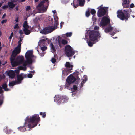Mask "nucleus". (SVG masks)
I'll return each mask as SVG.
<instances>
[{
  "label": "nucleus",
  "mask_w": 135,
  "mask_h": 135,
  "mask_svg": "<svg viewBox=\"0 0 135 135\" xmlns=\"http://www.w3.org/2000/svg\"><path fill=\"white\" fill-rule=\"evenodd\" d=\"M39 117L38 115H35L31 117L29 120V123L28 125V127L30 128L34 127L36 126L37 122L39 121Z\"/></svg>",
  "instance_id": "obj_3"
},
{
  "label": "nucleus",
  "mask_w": 135,
  "mask_h": 135,
  "mask_svg": "<svg viewBox=\"0 0 135 135\" xmlns=\"http://www.w3.org/2000/svg\"><path fill=\"white\" fill-rule=\"evenodd\" d=\"M54 30L52 27H50L44 28L40 31L41 33L46 34L50 33Z\"/></svg>",
  "instance_id": "obj_12"
},
{
  "label": "nucleus",
  "mask_w": 135,
  "mask_h": 135,
  "mask_svg": "<svg viewBox=\"0 0 135 135\" xmlns=\"http://www.w3.org/2000/svg\"><path fill=\"white\" fill-rule=\"evenodd\" d=\"M51 61L53 63H54L55 62L56 60V59L53 58H52L51 59Z\"/></svg>",
  "instance_id": "obj_37"
},
{
  "label": "nucleus",
  "mask_w": 135,
  "mask_h": 135,
  "mask_svg": "<svg viewBox=\"0 0 135 135\" xmlns=\"http://www.w3.org/2000/svg\"><path fill=\"white\" fill-rule=\"evenodd\" d=\"M58 25V21H55L54 27L52 26L53 27V28L54 29V30L57 28V26Z\"/></svg>",
  "instance_id": "obj_24"
},
{
  "label": "nucleus",
  "mask_w": 135,
  "mask_h": 135,
  "mask_svg": "<svg viewBox=\"0 0 135 135\" xmlns=\"http://www.w3.org/2000/svg\"><path fill=\"white\" fill-rule=\"evenodd\" d=\"M19 129L21 131H25L26 130V128L24 127H19Z\"/></svg>",
  "instance_id": "obj_25"
},
{
  "label": "nucleus",
  "mask_w": 135,
  "mask_h": 135,
  "mask_svg": "<svg viewBox=\"0 0 135 135\" xmlns=\"http://www.w3.org/2000/svg\"><path fill=\"white\" fill-rule=\"evenodd\" d=\"M8 7V5H5L4 6H3L2 7V8L3 9H5L7 8Z\"/></svg>",
  "instance_id": "obj_36"
},
{
  "label": "nucleus",
  "mask_w": 135,
  "mask_h": 135,
  "mask_svg": "<svg viewBox=\"0 0 135 135\" xmlns=\"http://www.w3.org/2000/svg\"><path fill=\"white\" fill-rule=\"evenodd\" d=\"M7 85L5 83L3 84L2 85L3 88L4 89V90L6 91H8L9 90L7 88Z\"/></svg>",
  "instance_id": "obj_22"
},
{
  "label": "nucleus",
  "mask_w": 135,
  "mask_h": 135,
  "mask_svg": "<svg viewBox=\"0 0 135 135\" xmlns=\"http://www.w3.org/2000/svg\"><path fill=\"white\" fill-rule=\"evenodd\" d=\"M134 7V5L133 3H132L130 5V7L131 8H133Z\"/></svg>",
  "instance_id": "obj_44"
},
{
  "label": "nucleus",
  "mask_w": 135,
  "mask_h": 135,
  "mask_svg": "<svg viewBox=\"0 0 135 135\" xmlns=\"http://www.w3.org/2000/svg\"><path fill=\"white\" fill-rule=\"evenodd\" d=\"M99 11L97 12V15L98 17H100L103 16L106 13L105 7H103L101 5L98 8Z\"/></svg>",
  "instance_id": "obj_10"
},
{
  "label": "nucleus",
  "mask_w": 135,
  "mask_h": 135,
  "mask_svg": "<svg viewBox=\"0 0 135 135\" xmlns=\"http://www.w3.org/2000/svg\"><path fill=\"white\" fill-rule=\"evenodd\" d=\"M8 4L9 7L11 8H13L15 6V4H14L11 2H8Z\"/></svg>",
  "instance_id": "obj_20"
},
{
  "label": "nucleus",
  "mask_w": 135,
  "mask_h": 135,
  "mask_svg": "<svg viewBox=\"0 0 135 135\" xmlns=\"http://www.w3.org/2000/svg\"><path fill=\"white\" fill-rule=\"evenodd\" d=\"M23 29L24 31V33L26 35H28L30 33L31 28L28 25L27 22L26 21H25L23 24Z\"/></svg>",
  "instance_id": "obj_8"
},
{
  "label": "nucleus",
  "mask_w": 135,
  "mask_h": 135,
  "mask_svg": "<svg viewBox=\"0 0 135 135\" xmlns=\"http://www.w3.org/2000/svg\"><path fill=\"white\" fill-rule=\"evenodd\" d=\"M50 47L52 52H54L55 51V49L52 43H51L50 45Z\"/></svg>",
  "instance_id": "obj_21"
},
{
  "label": "nucleus",
  "mask_w": 135,
  "mask_h": 135,
  "mask_svg": "<svg viewBox=\"0 0 135 135\" xmlns=\"http://www.w3.org/2000/svg\"><path fill=\"white\" fill-rule=\"evenodd\" d=\"M13 33L12 32L10 35V36L9 37V38L10 40L13 37Z\"/></svg>",
  "instance_id": "obj_41"
},
{
  "label": "nucleus",
  "mask_w": 135,
  "mask_h": 135,
  "mask_svg": "<svg viewBox=\"0 0 135 135\" xmlns=\"http://www.w3.org/2000/svg\"><path fill=\"white\" fill-rule=\"evenodd\" d=\"M88 45L89 46L91 47L93 45V44L90 42H88Z\"/></svg>",
  "instance_id": "obj_39"
},
{
  "label": "nucleus",
  "mask_w": 135,
  "mask_h": 135,
  "mask_svg": "<svg viewBox=\"0 0 135 135\" xmlns=\"http://www.w3.org/2000/svg\"><path fill=\"white\" fill-rule=\"evenodd\" d=\"M40 115H42V117L43 118L45 117L46 116V114L45 113L40 112Z\"/></svg>",
  "instance_id": "obj_29"
},
{
  "label": "nucleus",
  "mask_w": 135,
  "mask_h": 135,
  "mask_svg": "<svg viewBox=\"0 0 135 135\" xmlns=\"http://www.w3.org/2000/svg\"><path fill=\"white\" fill-rule=\"evenodd\" d=\"M39 0H35V2H38Z\"/></svg>",
  "instance_id": "obj_56"
},
{
  "label": "nucleus",
  "mask_w": 135,
  "mask_h": 135,
  "mask_svg": "<svg viewBox=\"0 0 135 135\" xmlns=\"http://www.w3.org/2000/svg\"><path fill=\"white\" fill-rule=\"evenodd\" d=\"M8 75L10 78H13L15 75V72L12 70H11L8 72Z\"/></svg>",
  "instance_id": "obj_17"
},
{
  "label": "nucleus",
  "mask_w": 135,
  "mask_h": 135,
  "mask_svg": "<svg viewBox=\"0 0 135 135\" xmlns=\"http://www.w3.org/2000/svg\"><path fill=\"white\" fill-rule=\"evenodd\" d=\"M128 12V11L125 10L123 11L122 10H118L117 12V16L118 17L122 20L127 19L129 17V15Z\"/></svg>",
  "instance_id": "obj_5"
},
{
  "label": "nucleus",
  "mask_w": 135,
  "mask_h": 135,
  "mask_svg": "<svg viewBox=\"0 0 135 135\" xmlns=\"http://www.w3.org/2000/svg\"><path fill=\"white\" fill-rule=\"evenodd\" d=\"M25 56L26 60L23 63V65L24 66H26L28 64L32 63L33 62L32 58L33 57L32 51H27L26 53Z\"/></svg>",
  "instance_id": "obj_2"
},
{
  "label": "nucleus",
  "mask_w": 135,
  "mask_h": 135,
  "mask_svg": "<svg viewBox=\"0 0 135 135\" xmlns=\"http://www.w3.org/2000/svg\"><path fill=\"white\" fill-rule=\"evenodd\" d=\"M44 2H41L37 7V9L41 12H43L46 11L47 7L44 5Z\"/></svg>",
  "instance_id": "obj_11"
},
{
  "label": "nucleus",
  "mask_w": 135,
  "mask_h": 135,
  "mask_svg": "<svg viewBox=\"0 0 135 135\" xmlns=\"http://www.w3.org/2000/svg\"><path fill=\"white\" fill-rule=\"evenodd\" d=\"M25 77V75L23 74H22L17 76V81L15 82H11L9 83V86H11L14 85L16 84H18L21 83V81L22 80L23 77Z\"/></svg>",
  "instance_id": "obj_7"
},
{
  "label": "nucleus",
  "mask_w": 135,
  "mask_h": 135,
  "mask_svg": "<svg viewBox=\"0 0 135 135\" xmlns=\"http://www.w3.org/2000/svg\"><path fill=\"white\" fill-rule=\"evenodd\" d=\"M61 98L59 95H56L55 97L54 100L55 102L59 103L61 102Z\"/></svg>",
  "instance_id": "obj_16"
},
{
  "label": "nucleus",
  "mask_w": 135,
  "mask_h": 135,
  "mask_svg": "<svg viewBox=\"0 0 135 135\" xmlns=\"http://www.w3.org/2000/svg\"><path fill=\"white\" fill-rule=\"evenodd\" d=\"M52 12H53V13L54 14H55V13H56V10H54V11H52Z\"/></svg>",
  "instance_id": "obj_52"
},
{
  "label": "nucleus",
  "mask_w": 135,
  "mask_h": 135,
  "mask_svg": "<svg viewBox=\"0 0 135 135\" xmlns=\"http://www.w3.org/2000/svg\"><path fill=\"white\" fill-rule=\"evenodd\" d=\"M65 66L66 69H65L63 71V76L68 75V74L71 72V71L72 69L73 66L69 62H67L65 65Z\"/></svg>",
  "instance_id": "obj_6"
},
{
  "label": "nucleus",
  "mask_w": 135,
  "mask_h": 135,
  "mask_svg": "<svg viewBox=\"0 0 135 135\" xmlns=\"http://www.w3.org/2000/svg\"><path fill=\"white\" fill-rule=\"evenodd\" d=\"M64 23L62 22H61V23H60V25H61V24H62L63 23Z\"/></svg>",
  "instance_id": "obj_57"
},
{
  "label": "nucleus",
  "mask_w": 135,
  "mask_h": 135,
  "mask_svg": "<svg viewBox=\"0 0 135 135\" xmlns=\"http://www.w3.org/2000/svg\"><path fill=\"white\" fill-rule=\"evenodd\" d=\"M54 17L55 21H58V17L56 16H54Z\"/></svg>",
  "instance_id": "obj_35"
},
{
  "label": "nucleus",
  "mask_w": 135,
  "mask_h": 135,
  "mask_svg": "<svg viewBox=\"0 0 135 135\" xmlns=\"http://www.w3.org/2000/svg\"><path fill=\"white\" fill-rule=\"evenodd\" d=\"M61 42L62 44L65 45L67 44L68 41L66 40L63 39L62 40Z\"/></svg>",
  "instance_id": "obj_28"
},
{
  "label": "nucleus",
  "mask_w": 135,
  "mask_h": 135,
  "mask_svg": "<svg viewBox=\"0 0 135 135\" xmlns=\"http://www.w3.org/2000/svg\"><path fill=\"white\" fill-rule=\"evenodd\" d=\"M7 21V20H2L1 22L3 24V23H5V22H6Z\"/></svg>",
  "instance_id": "obj_46"
},
{
  "label": "nucleus",
  "mask_w": 135,
  "mask_h": 135,
  "mask_svg": "<svg viewBox=\"0 0 135 135\" xmlns=\"http://www.w3.org/2000/svg\"><path fill=\"white\" fill-rule=\"evenodd\" d=\"M24 66V67L21 66L19 67V69L20 70H22L24 71H25L26 69V66H24Z\"/></svg>",
  "instance_id": "obj_26"
},
{
  "label": "nucleus",
  "mask_w": 135,
  "mask_h": 135,
  "mask_svg": "<svg viewBox=\"0 0 135 135\" xmlns=\"http://www.w3.org/2000/svg\"><path fill=\"white\" fill-rule=\"evenodd\" d=\"M88 35L90 39L93 41L97 40L101 37L98 31H90L89 32Z\"/></svg>",
  "instance_id": "obj_4"
},
{
  "label": "nucleus",
  "mask_w": 135,
  "mask_h": 135,
  "mask_svg": "<svg viewBox=\"0 0 135 135\" xmlns=\"http://www.w3.org/2000/svg\"><path fill=\"white\" fill-rule=\"evenodd\" d=\"M19 27L18 25V24H15L14 26V29H18Z\"/></svg>",
  "instance_id": "obj_31"
},
{
  "label": "nucleus",
  "mask_w": 135,
  "mask_h": 135,
  "mask_svg": "<svg viewBox=\"0 0 135 135\" xmlns=\"http://www.w3.org/2000/svg\"><path fill=\"white\" fill-rule=\"evenodd\" d=\"M28 77L29 78H31L32 77V75L31 74H29L28 75Z\"/></svg>",
  "instance_id": "obj_40"
},
{
  "label": "nucleus",
  "mask_w": 135,
  "mask_h": 135,
  "mask_svg": "<svg viewBox=\"0 0 135 135\" xmlns=\"http://www.w3.org/2000/svg\"><path fill=\"white\" fill-rule=\"evenodd\" d=\"M1 46V42H0V47Z\"/></svg>",
  "instance_id": "obj_63"
},
{
  "label": "nucleus",
  "mask_w": 135,
  "mask_h": 135,
  "mask_svg": "<svg viewBox=\"0 0 135 135\" xmlns=\"http://www.w3.org/2000/svg\"><path fill=\"white\" fill-rule=\"evenodd\" d=\"M21 41H22V40L21 39H20V40L18 42V45L17 46H18L19 44H20V47H21Z\"/></svg>",
  "instance_id": "obj_47"
},
{
  "label": "nucleus",
  "mask_w": 135,
  "mask_h": 135,
  "mask_svg": "<svg viewBox=\"0 0 135 135\" xmlns=\"http://www.w3.org/2000/svg\"><path fill=\"white\" fill-rule=\"evenodd\" d=\"M45 40L44 39L40 40L39 42V44H41L42 43H44L45 41Z\"/></svg>",
  "instance_id": "obj_30"
},
{
  "label": "nucleus",
  "mask_w": 135,
  "mask_h": 135,
  "mask_svg": "<svg viewBox=\"0 0 135 135\" xmlns=\"http://www.w3.org/2000/svg\"><path fill=\"white\" fill-rule=\"evenodd\" d=\"M90 15V13L88 11H87L86 13V15L87 17H88Z\"/></svg>",
  "instance_id": "obj_32"
},
{
  "label": "nucleus",
  "mask_w": 135,
  "mask_h": 135,
  "mask_svg": "<svg viewBox=\"0 0 135 135\" xmlns=\"http://www.w3.org/2000/svg\"><path fill=\"white\" fill-rule=\"evenodd\" d=\"M65 53L67 56L69 57L73 55L74 53L71 47L69 45H68L65 47Z\"/></svg>",
  "instance_id": "obj_9"
},
{
  "label": "nucleus",
  "mask_w": 135,
  "mask_h": 135,
  "mask_svg": "<svg viewBox=\"0 0 135 135\" xmlns=\"http://www.w3.org/2000/svg\"><path fill=\"white\" fill-rule=\"evenodd\" d=\"M115 28L111 27L110 26H109L105 30L106 32H108L111 31L113 30H115Z\"/></svg>",
  "instance_id": "obj_18"
},
{
  "label": "nucleus",
  "mask_w": 135,
  "mask_h": 135,
  "mask_svg": "<svg viewBox=\"0 0 135 135\" xmlns=\"http://www.w3.org/2000/svg\"><path fill=\"white\" fill-rule=\"evenodd\" d=\"M99 29V27L97 26H95V27H94V29L95 30H98Z\"/></svg>",
  "instance_id": "obj_38"
},
{
  "label": "nucleus",
  "mask_w": 135,
  "mask_h": 135,
  "mask_svg": "<svg viewBox=\"0 0 135 135\" xmlns=\"http://www.w3.org/2000/svg\"><path fill=\"white\" fill-rule=\"evenodd\" d=\"M16 10H18V7H16Z\"/></svg>",
  "instance_id": "obj_54"
},
{
  "label": "nucleus",
  "mask_w": 135,
  "mask_h": 135,
  "mask_svg": "<svg viewBox=\"0 0 135 135\" xmlns=\"http://www.w3.org/2000/svg\"><path fill=\"white\" fill-rule=\"evenodd\" d=\"M20 52V44L12 51V54L10 58L11 63L13 67L23 62L24 58L23 56H18L16 60H14L15 56L17 54H19Z\"/></svg>",
  "instance_id": "obj_1"
},
{
  "label": "nucleus",
  "mask_w": 135,
  "mask_h": 135,
  "mask_svg": "<svg viewBox=\"0 0 135 135\" xmlns=\"http://www.w3.org/2000/svg\"><path fill=\"white\" fill-rule=\"evenodd\" d=\"M44 1H47V0H43Z\"/></svg>",
  "instance_id": "obj_60"
},
{
  "label": "nucleus",
  "mask_w": 135,
  "mask_h": 135,
  "mask_svg": "<svg viewBox=\"0 0 135 135\" xmlns=\"http://www.w3.org/2000/svg\"><path fill=\"white\" fill-rule=\"evenodd\" d=\"M2 102L1 100H0V105L2 104Z\"/></svg>",
  "instance_id": "obj_55"
},
{
  "label": "nucleus",
  "mask_w": 135,
  "mask_h": 135,
  "mask_svg": "<svg viewBox=\"0 0 135 135\" xmlns=\"http://www.w3.org/2000/svg\"><path fill=\"white\" fill-rule=\"evenodd\" d=\"M59 45H60V42L59 41Z\"/></svg>",
  "instance_id": "obj_64"
},
{
  "label": "nucleus",
  "mask_w": 135,
  "mask_h": 135,
  "mask_svg": "<svg viewBox=\"0 0 135 135\" xmlns=\"http://www.w3.org/2000/svg\"><path fill=\"white\" fill-rule=\"evenodd\" d=\"M91 12L92 14H94L96 13V11L94 9H92L91 10Z\"/></svg>",
  "instance_id": "obj_33"
},
{
  "label": "nucleus",
  "mask_w": 135,
  "mask_h": 135,
  "mask_svg": "<svg viewBox=\"0 0 135 135\" xmlns=\"http://www.w3.org/2000/svg\"><path fill=\"white\" fill-rule=\"evenodd\" d=\"M122 5L124 8H128L129 6V0H122Z\"/></svg>",
  "instance_id": "obj_15"
},
{
  "label": "nucleus",
  "mask_w": 135,
  "mask_h": 135,
  "mask_svg": "<svg viewBox=\"0 0 135 135\" xmlns=\"http://www.w3.org/2000/svg\"><path fill=\"white\" fill-rule=\"evenodd\" d=\"M74 1L73 2V6H74L75 8H76V6H75V5H74Z\"/></svg>",
  "instance_id": "obj_53"
},
{
  "label": "nucleus",
  "mask_w": 135,
  "mask_h": 135,
  "mask_svg": "<svg viewBox=\"0 0 135 135\" xmlns=\"http://www.w3.org/2000/svg\"><path fill=\"white\" fill-rule=\"evenodd\" d=\"M15 21L17 22H18V18H16Z\"/></svg>",
  "instance_id": "obj_49"
},
{
  "label": "nucleus",
  "mask_w": 135,
  "mask_h": 135,
  "mask_svg": "<svg viewBox=\"0 0 135 135\" xmlns=\"http://www.w3.org/2000/svg\"><path fill=\"white\" fill-rule=\"evenodd\" d=\"M80 6H83L84 4V0H78Z\"/></svg>",
  "instance_id": "obj_23"
},
{
  "label": "nucleus",
  "mask_w": 135,
  "mask_h": 135,
  "mask_svg": "<svg viewBox=\"0 0 135 135\" xmlns=\"http://www.w3.org/2000/svg\"><path fill=\"white\" fill-rule=\"evenodd\" d=\"M71 89L73 91H75L77 90V86L75 85H74L73 86V88H72Z\"/></svg>",
  "instance_id": "obj_27"
},
{
  "label": "nucleus",
  "mask_w": 135,
  "mask_h": 135,
  "mask_svg": "<svg viewBox=\"0 0 135 135\" xmlns=\"http://www.w3.org/2000/svg\"><path fill=\"white\" fill-rule=\"evenodd\" d=\"M28 117H27L26 118V120H25V124H27V123H26V122H27V120H28Z\"/></svg>",
  "instance_id": "obj_51"
},
{
  "label": "nucleus",
  "mask_w": 135,
  "mask_h": 135,
  "mask_svg": "<svg viewBox=\"0 0 135 135\" xmlns=\"http://www.w3.org/2000/svg\"><path fill=\"white\" fill-rule=\"evenodd\" d=\"M19 32V33L21 35H22L23 34V32L22 30H20Z\"/></svg>",
  "instance_id": "obj_42"
},
{
  "label": "nucleus",
  "mask_w": 135,
  "mask_h": 135,
  "mask_svg": "<svg viewBox=\"0 0 135 135\" xmlns=\"http://www.w3.org/2000/svg\"><path fill=\"white\" fill-rule=\"evenodd\" d=\"M110 22V20L108 17H103L100 23L101 26H104Z\"/></svg>",
  "instance_id": "obj_13"
},
{
  "label": "nucleus",
  "mask_w": 135,
  "mask_h": 135,
  "mask_svg": "<svg viewBox=\"0 0 135 135\" xmlns=\"http://www.w3.org/2000/svg\"><path fill=\"white\" fill-rule=\"evenodd\" d=\"M30 9V7L29 6H27L26 8V10H28Z\"/></svg>",
  "instance_id": "obj_48"
},
{
  "label": "nucleus",
  "mask_w": 135,
  "mask_h": 135,
  "mask_svg": "<svg viewBox=\"0 0 135 135\" xmlns=\"http://www.w3.org/2000/svg\"><path fill=\"white\" fill-rule=\"evenodd\" d=\"M132 17L133 18H134L135 17V16H134V15H132Z\"/></svg>",
  "instance_id": "obj_62"
},
{
  "label": "nucleus",
  "mask_w": 135,
  "mask_h": 135,
  "mask_svg": "<svg viewBox=\"0 0 135 135\" xmlns=\"http://www.w3.org/2000/svg\"><path fill=\"white\" fill-rule=\"evenodd\" d=\"M47 49V48L46 47H42L41 48V49L42 51H44L46 50Z\"/></svg>",
  "instance_id": "obj_34"
},
{
  "label": "nucleus",
  "mask_w": 135,
  "mask_h": 135,
  "mask_svg": "<svg viewBox=\"0 0 135 135\" xmlns=\"http://www.w3.org/2000/svg\"><path fill=\"white\" fill-rule=\"evenodd\" d=\"M3 92V90H2V88L0 87V93H1Z\"/></svg>",
  "instance_id": "obj_45"
},
{
  "label": "nucleus",
  "mask_w": 135,
  "mask_h": 135,
  "mask_svg": "<svg viewBox=\"0 0 135 135\" xmlns=\"http://www.w3.org/2000/svg\"><path fill=\"white\" fill-rule=\"evenodd\" d=\"M6 16V14H4L2 18H4Z\"/></svg>",
  "instance_id": "obj_50"
},
{
  "label": "nucleus",
  "mask_w": 135,
  "mask_h": 135,
  "mask_svg": "<svg viewBox=\"0 0 135 135\" xmlns=\"http://www.w3.org/2000/svg\"><path fill=\"white\" fill-rule=\"evenodd\" d=\"M2 5V3H0V7Z\"/></svg>",
  "instance_id": "obj_59"
},
{
  "label": "nucleus",
  "mask_w": 135,
  "mask_h": 135,
  "mask_svg": "<svg viewBox=\"0 0 135 135\" xmlns=\"http://www.w3.org/2000/svg\"><path fill=\"white\" fill-rule=\"evenodd\" d=\"M75 78L72 75L69 76L67 79V81L69 83H71L74 82Z\"/></svg>",
  "instance_id": "obj_14"
},
{
  "label": "nucleus",
  "mask_w": 135,
  "mask_h": 135,
  "mask_svg": "<svg viewBox=\"0 0 135 135\" xmlns=\"http://www.w3.org/2000/svg\"><path fill=\"white\" fill-rule=\"evenodd\" d=\"M72 34V33L71 32H68L66 34H63L62 35V37L64 38H65L66 37H70L71 36Z\"/></svg>",
  "instance_id": "obj_19"
},
{
  "label": "nucleus",
  "mask_w": 135,
  "mask_h": 135,
  "mask_svg": "<svg viewBox=\"0 0 135 135\" xmlns=\"http://www.w3.org/2000/svg\"><path fill=\"white\" fill-rule=\"evenodd\" d=\"M2 35V33L0 32V36H1Z\"/></svg>",
  "instance_id": "obj_61"
},
{
  "label": "nucleus",
  "mask_w": 135,
  "mask_h": 135,
  "mask_svg": "<svg viewBox=\"0 0 135 135\" xmlns=\"http://www.w3.org/2000/svg\"><path fill=\"white\" fill-rule=\"evenodd\" d=\"M20 69H16L15 70V72L16 73H18L19 72Z\"/></svg>",
  "instance_id": "obj_43"
},
{
  "label": "nucleus",
  "mask_w": 135,
  "mask_h": 135,
  "mask_svg": "<svg viewBox=\"0 0 135 135\" xmlns=\"http://www.w3.org/2000/svg\"><path fill=\"white\" fill-rule=\"evenodd\" d=\"M116 33V32H114L113 33V34H112V35H114Z\"/></svg>",
  "instance_id": "obj_58"
}]
</instances>
